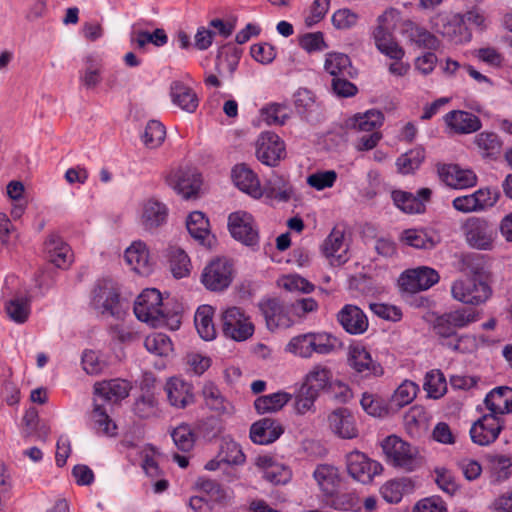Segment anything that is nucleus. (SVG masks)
<instances>
[{
	"instance_id": "nucleus-59",
	"label": "nucleus",
	"mask_w": 512,
	"mask_h": 512,
	"mask_svg": "<svg viewBox=\"0 0 512 512\" xmlns=\"http://www.w3.org/2000/svg\"><path fill=\"white\" fill-rule=\"evenodd\" d=\"M418 386L409 380L403 381L395 390L391 402L396 407H403L410 404L416 397Z\"/></svg>"
},
{
	"instance_id": "nucleus-41",
	"label": "nucleus",
	"mask_w": 512,
	"mask_h": 512,
	"mask_svg": "<svg viewBox=\"0 0 512 512\" xmlns=\"http://www.w3.org/2000/svg\"><path fill=\"white\" fill-rule=\"evenodd\" d=\"M291 394L278 391L269 395L256 398L254 407L259 414L275 413L280 411L290 400Z\"/></svg>"
},
{
	"instance_id": "nucleus-18",
	"label": "nucleus",
	"mask_w": 512,
	"mask_h": 512,
	"mask_svg": "<svg viewBox=\"0 0 512 512\" xmlns=\"http://www.w3.org/2000/svg\"><path fill=\"white\" fill-rule=\"evenodd\" d=\"M498 200V193L489 188H482L472 194L456 197L452 201L455 210L462 213L482 211L492 207Z\"/></svg>"
},
{
	"instance_id": "nucleus-60",
	"label": "nucleus",
	"mask_w": 512,
	"mask_h": 512,
	"mask_svg": "<svg viewBox=\"0 0 512 512\" xmlns=\"http://www.w3.org/2000/svg\"><path fill=\"white\" fill-rule=\"evenodd\" d=\"M176 447L184 452L190 451L195 443V435L188 424H180L171 432Z\"/></svg>"
},
{
	"instance_id": "nucleus-35",
	"label": "nucleus",
	"mask_w": 512,
	"mask_h": 512,
	"mask_svg": "<svg viewBox=\"0 0 512 512\" xmlns=\"http://www.w3.org/2000/svg\"><path fill=\"white\" fill-rule=\"evenodd\" d=\"M384 121V115L379 110H368L363 114H356L347 120V127L356 132H376Z\"/></svg>"
},
{
	"instance_id": "nucleus-23",
	"label": "nucleus",
	"mask_w": 512,
	"mask_h": 512,
	"mask_svg": "<svg viewBox=\"0 0 512 512\" xmlns=\"http://www.w3.org/2000/svg\"><path fill=\"white\" fill-rule=\"evenodd\" d=\"M337 320L343 329L351 335H359L368 329V318L356 305L346 304L337 314Z\"/></svg>"
},
{
	"instance_id": "nucleus-27",
	"label": "nucleus",
	"mask_w": 512,
	"mask_h": 512,
	"mask_svg": "<svg viewBox=\"0 0 512 512\" xmlns=\"http://www.w3.org/2000/svg\"><path fill=\"white\" fill-rule=\"evenodd\" d=\"M192 385L180 378L172 377L165 384L169 403L176 408H185L194 402Z\"/></svg>"
},
{
	"instance_id": "nucleus-21",
	"label": "nucleus",
	"mask_w": 512,
	"mask_h": 512,
	"mask_svg": "<svg viewBox=\"0 0 512 512\" xmlns=\"http://www.w3.org/2000/svg\"><path fill=\"white\" fill-rule=\"evenodd\" d=\"M255 465L262 473V477L274 485H283L291 480L292 472L286 465L276 462L268 455H260L255 460Z\"/></svg>"
},
{
	"instance_id": "nucleus-20",
	"label": "nucleus",
	"mask_w": 512,
	"mask_h": 512,
	"mask_svg": "<svg viewBox=\"0 0 512 512\" xmlns=\"http://www.w3.org/2000/svg\"><path fill=\"white\" fill-rule=\"evenodd\" d=\"M322 252L332 265H341L348 260V245L342 229L334 227L322 244Z\"/></svg>"
},
{
	"instance_id": "nucleus-10",
	"label": "nucleus",
	"mask_w": 512,
	"mask_h": 512,
	"mask_svg": "<svg viewBox=\"0 0 512 512\" xmlns=\"http://www.w3.org/2000/svg\"><path fill=\"white\" fill-rule=\"evenodd\" d=\"M347 360L349 366L363 377H380L384 368L375 359L367 348L361 344H353L348 348Z\"/></svg>"
},
{
	"instance_id": "nucleus-22",
	"label": "nucleus",
	"mask_w": 512,
	"mask_h": 512,
	"mask_svg": "<svg viewBox=\"0 0 512 512\" xmlns=\"http://www.w3.org/2000/svg\"><path fill=\"white\" fill-rule=\"evenodd\" d=\"M440 179L454 189H466L476 185V174L470 169H463L458 165L449 164L438 168Z\"/></svg>"
},
{
	"instance_id": "nucleus-2",
	"label": "nucleus",
	"mask_w": 512,
	"mask_h": 512,
	"mask_svg": "<svg viewBox=\"0 0 512 512\" xmlns=\"http://www.w3.org/2000/svg\"><path fill=\"white\" fill-rule=\"evenodd\" d=\"M466 244L475 250L492 251L498 240L495 225L483 217H469L461 225Z\"/></svg>"
},
{
	"instance_id": "nucleus-40",
	"label": "nucleus",
	"mask_w": 512,
	"mask_h": 512,
	"mask_svg": "<svg viewBox=\"0 0 512 512\" xmlns=\"http://www.w3.org/2000/svg\"><path fill=\"white\" fill-rule=\"evenodd\" d=\"M213 315L214 309L210 305H202L198 307L195 313V327L199 336L206 341L213 340L216 336V329L213 324Z\"/></svg>"
},
{
	"instance_id": "nucleus-61",
	"label": "nucleus",
	"mask_w": 512,
	"mask_h": 512,
	"mask_svg": "<svg viewBox=\"0 0 512 512\" xmlns=\"http://www.w3.org/2000/svg\"><path fill=\"white\" fill-rule=\"evenodd\" d=\"M240 54L235 48H223L217 56L216 67L219 73L227 71L230 75L236 70Z\"/></svg>"
},
{
	"instance_id": "nucleus-3",
	"label": "nucleus",
	"mask_w": 512,
	"mask_h": 512,
	"mask_svg": "<svg viewBox=\"0 0 512 512\" xmlns=\"http://www.w3.org/2000/svg\"><path fill=\"white\" fill-rule=\"evenodd\" d=\"M381 446L387 462L392 466L405 471H413L418 466L417 449L399 437L388 436Z\"/></svg>"
},
{
	"instance_id": "nucleus-1",
	"label": "nucleus",
	"mask_w": 512,
	"mask_h": 512,
	"mask_svg": "<svg viewBox=\"0 0 512 512\" xmlns=\"http://www.w3.org/2000/svg\"><path fill=\"white\" fill-rule=\"evenodd\" d=\"M479 318L478 313L471 309L461 308L450 311L438 316L434 322V330L443 338H450L445 345L454 351L464 352L465 348L462 346L466 336H457L456 330L464 328L470 323L477 321Z\"/></svg>"
},
{
	"instance_id": "nucleus-51",
	"label": "nucleus",
	"mask_w": 512,
	"mask_h": 512,
	"mask_svg": "<svg viewBox=\"0 0 512 512\" xmlns=\"http://www.w3.org/2000/svg\"><path fill=\"white\" fill-rule=\"evenodd\" d=\"M169 264L173 276L177 279L187 277L191 271L190 258L180 248L172 247L169 250Z\"/></svg>"
},
{
	"instance_id": "nucleus-50",
	"label": "nucleus",
	"mask_w": 512,
	"mask_h": 512,
	"mask_svg": "<svg viewBox=\"0 0 512 512\" xmlns=\"http://www.w3.org/2000/svg\"><path fill=\"white\" fill-rule=\"evenodd\" d=\"M474 143L483 157L494 158L500 154L502 148L500 138L493 132L484 131L479 133L476 135Z\"/></svg>"
},
{
	"instance_id": "nucleus-12",
	"label": "nucleus",
	"mask_w": 512,
	"mask_h": 512,
	"mask_svg": "<svg viewBox=\"0 0 512 512\" xmlns=\"http://www.w3.org/2000/svg\"><path fill=\"white\" fill-rule=\"evenodd\" d=\"M166 182L184 199L196 196L201 185L200 175L192 168H178L170 171Z\"/></svg>"
},
{
	"instance_id": "nucleus-55",
	"label": "nucleus",
	"mask_w": 512,
	"mask_h": 512,
	"mask_svg": "<svg viewBox=\"0 0 512 512\" xmlns=\"http://www.w3.org/2000/svg\"><path fill=\"white\" fill-rule=\"evenodd\" d=\"M425 158L423 148L416 147L401 156L396 160L397 171L401 174H410L417 170Z\"/></svg>"
},
{
	"instance_id": "nucleus-36",
	"label": "nucleus",
	"mask_w": 512,
	"mask_h": 512,
	"mask_svg": "<svg viewBox=\"0 0 512 512\" xmlns=\"http://www.w3.org/2000/svg\"><path fill=\"white\" fill-rule=\"evenodd\" d=\"M102 73L101 61L93 56H87L84 60V67L79 72V82L86 89L94 90L102 82Z\"/></svg>"
},
{
	"instance_id": "nucleus-25",
	"label": "nucleus",
	"mask_w": 512,
	"mask_h": 512,
	"mask_svg": "<svg viewBox=\"0 0 512 512\" xmlns=\"http://www.w3.org/2000/svg\"><path fill=\"white\" fill-rule=\"evenodd\" d=\"M232 180L241 191L253 198L258 199L263 196V190L258 176L247 165H236L232 170Z\"/></svg>"
},
{
	"instance_id": "nucleus-45",
	"label": "nucleus",
	"mask_w": 512,
	"mask_h": 512,
	"mask_svg": "<svg viewBox=\"0 0 512 512\" xmlns=\"http://www.w3.org/2000/svg\"><path fill=\"white\" fill-rule=\"evenodd\" d=\"M130 41L138 49L144 50L148 43H151L156 47L164 46L168 41V37L163 29L158 28L153 32H148L136 29V26L134 25L133 31L130 34Z\"/></svg>"
},
{
	"instance_id": "nucleus-44",
	"label": "nucleus",
	"mask_w": 512,
	"mask_h": 512,
	"mask_svg": "<svg viewBox=\"0 0 512 512\" xmlns=\"http://www.w3.org/2000/svg\"><path fill=\"white\" fill-rule=\"evenodd\" d=\"M443 25L438 32L454 43H462L470 40V33L462 25L460 15L456 14L450 18L442 19Z\"/></svg>"
},
{
	"instance_id": "nucleus-43",
	"label": "nucleus",
	"mask_w": 512,
	"mask_h": 512,
	"mask_svg": "<svg viewBox=\"0 0 512 512\" xmlns=\"http://www.w3.org/2000/svg\"><path fill=\"white\" fill-rule=\"evenodd\" d=\"M309 337V358L314 354L328 355L335 351L338 340L327 332H308Z\"/></svg>"
},
{
	"instance_id": "nucleus-56",
	"label": "nucleus",
	"mask_w": 512,
	"mask_h": 512,
	"mask_svg": "<svg viewBox=\"0 0 512 512\" xmlns=\"http://www.w3.org/2000/svg\"><path fill=\"white\" fill-rule=\"evenodd\" d=\"M332 378L329 368L322 365H315L306 375L304 387L312 388L314 392H318L327 387Z\"/></svg>"
},
{
	"instance_id": "nucleus-37",
	"label": "nucleus",
	"mask_w": 512,
	"mask_h": 512,
	"mask_svg": "<svg viewBox=\"0 0 512 512\" xmlns=\"http://www.w3.org/2000/svg\"><path fill=\"white\" fill-rule=\"evenodd\" d=\"M186 227L195 240L203 245H211V235L209 230V221L200 211H194L189 214Z\"/></svg>"
},
{
	"instance_id": "nucleus-5",
	"label": "nucleus",
	"mask_w": 512,
	"mask_h": 512,
	"mask_svg": "<svg viewBox=\"0 0 512 512\" xmlns=\"http://www.w3.org/2000/svg\"><path fill=\"white\" fill-rule=\"evenodd\" d=\"M489 285L478 278H460L451 285L452 297L468 305H480L491 296Z\"/></svg>"
},
{
	"instance_id": "nucleus-24",
	"label": "nucleus",
	"mask_w": 512,
	"mask_h": 512,
	"mask_svg": "<svg viewBox=\"0 0 512 512\" xmlns=\"http://www.w3.org/2000/svg\"><path fill=\"white\" fill-rule=\"evenodd\" d=\"M443 119L448 129L455 134H470L481 128V121L476 115L462 110L450 111Z\"/></svg>"
},
{
	"instance_id": "nucleus-63",
	"label": "nucleus",
	"mask_w": 512,
	"mask_h": 512,
	"mask_svg": "<svg viewBox=\"0 0 512 512\" xmlns=\"http://www.w3.org/2000/svg\"><path fill=\"white\" fill-rule=\"evenodd\" d=\"M411 41L419 48L436 50L440 46L438 38L422 27H414L410 32Z\"/></svg>"
},
{
	"instance_id": "nucleus-38",
	"label": "nucleus",
	"mask_w": 512,
	"mask_h": 512,
	"mask_svg": "<svg viewBox=\"0 0 512 512\" xmlns=\"http://www.w3.org/2000/svg\"><path fill=\"white\" fill-rule=\"evenodd\" d=\"M263 195L286 202L293 195V188L289 181L281 175L273 174L262 187Z\"/></svg>"
},
{
	"instance_id": "nucleus-58",
	"label": "nucleus",
	"mask_w": 512,
	"mask_h": 512,
	"mask_svg": "<svg viewBox=\"0 0 512 512\" xmlns=\"http://www.w3.org/2000/svg\"><path fill=\"white\" fill-rule=\"evenodd\" d=\"M424 389L429 397L438 399L447 389L446 379L440 370H431L425 376Z\"/></svg>"
},
{
	"instance_id": "nucleus-26",
	"label": "nucleus",
	"mask_w": 512,
	"mask_h": 512,
	"mask_svg": "<svg viewBox=\"0 0 512 512\" xmlns=\"http://www.w3.org/2000/svg\"><path fill=\"white\" fill-rule=\"evenodd\" d=\"M484 404L488 413L500 418L512 413V388L507 386L494 388L486 395Z\"/></svg>"
},
{
	"instance_id": "nucleus-14",
	"label": "nucleus",
	"mask_w": 512,
	"mask_h": 512,
	"mask_svg": "<svg viewBox=\"0 0 512 512\" xmlns=\"http://www.w3.org/2000/svg\"><path fill=\"white\" fill-rule=\"evenodd\" d=\"M119 294L110 281L98 283L91 298V307L96 313L105 316L118 315Z\"/></svg>"
},
{
	"instance_id": "nucleus-29",
	"label": "nucleus",
	"mask_w": 512,
	"mask_h": 512,
	"mask_svg": "<svg viewBox=\"0 0 512 512\" xmlns=\"http://www.w3.org/2000/svg\"><path fill=\"white\" fill-rule=\"evenodd\" d=\"M168 209L156 199H148L142 205L140 223L146 230L158 228L166 222Z\"/></svg>"
},
{
	"instance_id": "nucleus-19",
	"label": "nucleus",
	"mask_w": 512,
	"mask_h": 512,
	"mask_svg": "<svg viewBox=\"0 0 512 512\" xmlns=\"http://www.w3.org/2000/svg\"><path fill=\"white\" fill-rule=\"evenodd\" d=\"M44 254L50 263L61 269L68 268L73 262L71 248L55 233L47 236L44 242Z\"/></svg>"
},
{
	"instance_id": "nucleus-57",
	"label": "nucleus",
	"mask_w": 512,
	"mask_h": 512,
	"mask_svg": "<svg viewBox=\"0 0 512 512\" xmlns=\"http://www.w3.org/2000/svg\"><path fill=\"white\" fill-rule=\"evenodd\" d=\"M219 457L224 464L243 465L246 457L241 446L231 439H224L219 450Z\"/></svg>"
},
{
	"instance_id": "nucleus-34",
	"label": "nucleus",
	"mask_w": 512,
	"mask_h": 512,
	"mask_svg": "<svg viewBox=\"0 0 512 512\" xmlns=\"http://www.w3.org/2000/svg\"><path fill=\"white\" fill-rule=\"evenodd\" d=\"M170 96L174 105L192 113L198 107V97L193 89L181 81H174L170 86Z\"/></svg>"
},
{
	"instance_id": "nucleus-53",
	"label": "nucleus",
	"mask_w": 512,
	"mask_h": 512,
	"mask_svg": "<svg viewBox=\"0 0 512 512\" xmlns=\"http://www.w3.org/2000/svg\"><path fill=\"white\" fill-rule=\"evenodd\" d=\"M391 197L394 204L405 213L417 214L422 213L425 209L422 200L412 193L395 190L392 192Z\"/></svg>"
},
{
	"instance_id": "nucleus-8",
	"label": "nucleus",
	"mask_w": 512,
	"mask_h": 512,
	"mask_svg": "<svg viewBox=\"0 0 512 512\" xmlns=\"http://www.w3.org/2000/svg\"><path fill=\"white\" fill-rule=\"evenodd\" d=\"M348 474L355 480L367 484L383 471L381 463L370 459L363 452L354 450L346 455Z\"/></svg>"
},
{
	"instance_id": "nucleus-64",
	"label": "nucleus",
	"mask_w": 512,
	"mask_h": 512,
	"mask_svg": "<svg viewBox=\"0 0 512 512\" xmlns=\"http://www.w3.org/2000/svg\"><path fill=\"white\" fill-rule=\"evenodd\" d=\"M328 497L330 498L329 505L336 510L350 511L360 507L359 498L352 492H335L333 496Z\"/></svg>"
},
{
	"instance_id": "nucleus-33",
	"label": "nucleus",
	"mask_w": 512,
	"mask_h": 512,
	"mask_svg": "<svg viewBox=\"0 0 512 512\" xmlns=\"http://www.w3.org/2000/svg\"><path fill=\"white\" fill-rule=\"evenodd\" d=\"M414 488L415 485L412 479L401 477L385 482L380 488V493L386 502L397 504L404 495L412 493Z\"/></svg>"
},
{
	"instance_id": "nucleus-54",
	"label": "nucleus",
	"mask_w": 512,
	"mask_h": 512,
	"mask_svg": "<svg viewBox=\"0 0 512 512\" xmlns=\"http://www.w3.org/2000/svg\"><path fill=\"white\" fill-rule=\"evenodd\" d=\"M166 137L165 126L157 121L150 120L141 135V139L146 148L155 149L162 145Z\"/></svg>"
},
{
	"instance_id": "nucleus-28",
	"label": "nucleus",
	"mask_w": 512,
	"mask_h": 512,
	"mask_svg": "<svg viewBox=\"0 0 512 512\" xmlns=\"http://www.w3.org/2000/svg\"><path fill=\"white\" fill-rule=\"evenodd\" d=\"M283 433L281 424L272 418H263L250 428L251 440L260 445H267L276 441Z\"/></svg>"
},
{
	"instance_id": "nucleus-9",
	"label": "nucleus",
	"mask_w": 512,
	"mask_h": 512,
	"mask_svg": "<svg viewBox=\"0 0 512 512\" xmlns=\"http://www.w3.org/2000/svg\"><path fill=\"white\" fill-rule=\"evenodd\" d=\"M233 279V267L225 258L211 261L203 270L201 280L211 291H223L229 287Z\"/></svg>"
},
{
	"instance_id": "nucleus-30",
	"label": "nucleus",
	"mask_w": 512,
	"mask_h": 512,
	"mask_svg": "<svg viewBox=\"0 0 512 512\" xmlns=\"http://www.w3.org/2000/svg\"><path fill=\"white\" fill-rule=\"evenodd\" d=\"M313 478L326 497L333 496L341 482L339 470L330 464L317 465L313 472Z\"/></svg>"
},
{
	"instance_id": "nucleus-47",
	"label": "nucleus",
	"mask_w": 512,
	"mask_h": 512,
	"mask_svg": "<svg viewBox=\"0 0 512 512\" xmlns=\"http://www.w3.org/2000/svg\"><path fill=\"white\" fill-rule=\"evenodd\" d=\"M202 393L205 404L209 409L221 414L233 413L232 404L222 396L220 390L214 384H205Z\"/></svg>"
},
{
	"instance_id": "nucleus-11",
	"label": "nucleus",
	"mask_w": 512,
	"mask_h": 512,
	"mask_svg": "<svg viewBox=\"0 0 512 512\" xmlns=\"http://www.w3.org/2000/svg\"><path fill=\"white\" fill-rule=\"evenodd\" d=\"M228 227L232 237L245 245L258 243L259 234L254 218L245 211H236L228 217Z\"/></svg>"
},
{
	"instance_id": "nucleus-17",
	"label": "nucleus",
	"mask_w": 512,
	"mask_h": 512,
	"mask_svg": "<svg viewBox=\"0 0 512 512\" xmlns=\"http://www.w3.org/2000/svg\"><path fill=\"white\" fill-rule=\"evenodd\" d=\"M438 272L430 267L421 266L403 272L399 278L403 290L416 293L427 290L439 281Z\"/></svg>"
},
{
	"instance_id": "nucleus-49",
	"label": "nucleus",
	"mask_w": 512,
	"mask_h": 512,
	"mask_svg": "<svg viewBox=\"0 0 512 512\" xmlns=\"http://www.w3.org/2000/svg\"><path fill=\"white\" fill-rule=\"evenodd\" d=\"M92 420L94 429L98 434L105 436H114L116 434L117 426L109 417L107 409L95 400L94 409L92 412Z\"/></svg>"
},
{
	"instance_id": "nucleus-31",
	"label": "nucleus",
	"mask_w": 512,
	"mask_h": 512,
	"mask_svg": "<svg viewBox=\"0 0 512 512\" xmlns=\"http://www.w3.org/2000/svg\"><path fill=\"white\" fill-rule=\"evenodd\" d=\"M131 385L123 379H111L96 383L95 395L103 400L116 403L129 395Z\"/></svg>"
},
{
	"instance_id": "nucleus-62",
	"label": "nucleus",
	"mask_w": 512,
	"mask_h": 512,
	"mask_svg": "<svg viewBox=\"0 0 512 512\" xmlns=\"http://www.w3.org/2000/svg\"><path fill=\"white\" fill-rule=\"evenodd\" d=\"M261 112L268 125H283L290 117L288 107L283 104H271L263 108Z\"/></svg>"
},
{
	"instance_id": "nucleus-42",
	"label": "nucleus",
	"mask_w": 512,
	"mask_h": 512,
	"mask_svg": "<svg viewBox=\"0 0 512 512\" xmlns=\"http://www.w3.org/2000/svg\"><path fill=\"white\" fill-rule=\"evenodd\" d=\"M197 487L217 504L227 505L233 499V491L224 488L215 480L199 478Z\"/></svg>"
},
{
	"instance_id": "nucleus-15",
	"label": "nucleus",
	"mask_w": 512,
	"mask_h": 512,
	"mask_svg": "<svg viewBox=\"0 0 512 512\" xmlns=\"http://www.w3.org/2000/svg\"><path fill=\"white\" fill-rule=\"evenodd\" d=\"M326 422L330 433L337 438L350 440L359 435L356 419L347 408H337L331 411L327 415Z\"/></svg>"
},
{
	"instance_id": "nucleus-7",
	"label": "nucleus",
	"mask_w": 512,
	"mask_h": 512,
	"mask_svg": "<svg viewBox=\"0 0 512 512\" xmlns=\"http://www.w3.org/2000/svg\"><path fill=\"white\" fill-rule=\"evenodd\" d=\"M259 308L270 331L286 329L294 324L291 303H285L277 298H270L261 301Z\"/></svg>"
},
{
	"instance_id": "nucleus-6",
	"label": "nucleus",
	"mask_w": 512,
	"mask_h": 512,
	"mask_svg": "<svg viewBox=\"0 0 512 512\" xmlns=\"http://www.w3.org/2000/svg\"><path fill=\"white\" fill-rule=\"evenodd\" d=\"M136 317L156 327L164 323V312L161 293L157 289H145L134 304Z\"/></svg>"
},
{
	"instance_id": "nucleus-32",
	"label": "nucleus",
	"mask_w": 512,
	"mask_h": 512,
	"mask_svg": "<svg viewBox=\"0 0 512 512\" xmlns=\"http://www.w3.org/2000/svg\"><path fill=\"white\" fill-rule=\"evenodd\" d=\"M124 259L133 271L144 275L150 272L149 252L145 243L141 241L133 242L125 250Z\"/></svg>"
},
{
	"instance_id": "nucleus-16",
	"label": "nucleus",
	"mask_w": 512,
	"mask_h": 512,
	"mask_svg": "<svg viewBox=\"0 0 512 512\" xmlns=\"http://www.w3.org/2000/svg\"><path fill=\"white\" fill-rule=\"evenodd\" d=\"M285 144L273 132H263L256 144L257 159L267 166H276L285 157Z\"/></svg>"
},
{
	"instance_id": "nucleus-39",
	"label": "nucleus",
	"mask_w": 512,
	"mask_h": 512,
	"mask_svg": "<svg viewBox=\"0 0 512 512\" xmlns=\"http://www.w3.org/2000/svg\"><path fill=\"white\" fill-rule=\"evenodd\" d=\"M324 70L333 78L347 77L352 75L350 58L340 52H330L325 56Z\"/></svg>"
},
{
	"instance_id": "nucleus-46",
	"label": "nucleus",
	"mask_w": 512,
	"mask_h": 512,
	"mask_svg": "<svg viewBox=\"0 0 512 512\" xmlns=\"http://www.w3.org/2000/svg\"><path fill=\"white\" fill-rule=\"evenodd\" d=\"M5 311L10 320L23 324L31 313L30 299L25 295H16L5 303Z\"/></svg>"
},
{
	"instance_id": "nucleus-52",
	"label": "nucleus",
	"mask_w": 512,
	"mask_h": 512,
	"mask_svg": "<svg viewBox=\"0 0 512 512\" xmlns=\"http://www.w3.org/2000/svg\"><path fill=\"white\" fill-rule=\"evenodd\" d=\"M144 346L148 352L161 357H167L173 351L171 339L166 334L159 332L147 335Z\"/></svg>"
},
{
	"instance_id": "nucleus-13",
	"label": "nucleus",
	"mask_w": 512,
	"mask_h": 512,
	"mask_svg": "<svg viewBox=\"0 0 512 512\" xmlns=\"http://www.w3.org/2000/svg\"><path fill=\"white\" fill-rule=\"evenodd\" d=\"M504 427L503 418L486 413L473 423L470 428L471 440L480 446L493 443Z\"/></svg>"
},
{
	"instance_id": "nucleus-4",
	"label": "nucleus",
	"mask_w": 512,
	"mask_h": 512,
	"mask_svg": "<svg viewBox=\"0 0 512 512\" xmlns=\"http://www.w3.org/2000/svg\"><path fill=\"white\" fill-rule=\"evenodd\" d=\"M222 331L223 334L234 341L242 342L251 338L255 327L243 309L232 306L222 311Z\"/></svg>"
},
{
	"instance_id": "nucleus-48",
	"label": "nucleus",
	"mask_w": 512,
	"mask_h": 512,
	"mask_svg": "<svg viewBox=\"0 0 512 512\" xmlns=\"http://www.w3.org/2000/svg\"><path fill=\"white\" fill-rule=\"evenodd\" d=\"M400 241L416 249H432L436 240L432 235L423 229H406L400 235Z\"/></svg>"
}]
</instances>
